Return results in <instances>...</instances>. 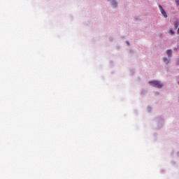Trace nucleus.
Returning <instances> with one entry per match:
<instances>
[{
	"label": "nucleus",
	"mask_w": 179,
	"mask_h": 179,
	"mask_svg": "<svg viewBox=\"0 0 179 179\" xmlns=\"http://www.w3.org/2000/svg\"><path fill=\"white\" fill-rule=\"evenodd\" d=\"M176 2H179V1L178 0V1H176Z\"/></svg>",
	"instance_id": "9"
},
{
	"label": "nucleus",
	"mask_w": 179,
	"mask_h": 179,
	"mask_svg": "<svg viewBox=\"0 0 179 179\" xmlns=\"http://www.w3.org/2000/svg\"><path fill=\"white\" fill-rule=\"evenodd\" d=\"M159 10H160L162 15H163L164 17H167V13H166V10H164L163 9V7L162 6V5H159Z\"/></svg>",
	"instance_id": "2"
},
{
	"label": "nucleus",
	"mask_w": 179,
	"mask_h": 179,
	"mask_svg": "<svg viewBox=\"0 0 179 179\" xmlns=\"http://www.w3.org/2000/svg\"><path fill=\"white\" fill-rule=\"evenodd\" d=\"M163 61L164 63L166 64V65L169 64V62H170V60H169V59H167V57H164Z\"/></svg>",
	"instance_id": "5"
},
{
	"label": "nucleus",
	"mask_w": 179,
	"mask_h": 179,
	"mask_svg": "<svg viewBox=\"0 0 179 179\" xmlns=\"http://www.w3.org/2000/svg\"><path fill=\"white\" fill-rule=\"evenodd\" d=\"M166 54H167L169 58H171V55H173L171 50H167Z\"/></svg>",
	"instance_id": "3"
},
{
	"label": "nucleus",
	"mask_w": 179,
	"mask_h": 179,
	"mask_svg": "<svg viewBox=\"0 0 179 179\" xmlns=\"http://www.w3.org/2000/svg\"><path fill=\"white\" fill-rule=\"evenodd\" d=\"M149 84L154 86V87H158V89H162V87H163V84L157 80L149 81Z\"/></svg>",
	"instance_id": "1"
},
{
	"label": "nucleus",
	"mask_w": 179,
	"mask_h": 179,
	"mask_svg": "<svg viewBox=\"0 0 179 179\" xmlns=\"http://www.w3.org/2000/svg\"><path fill=\"white\" fill-rule=\"evenodd\" d=\"M177 34H179V27L178 29Z\"/></svg>",
	"instance_id": "7"
},
{
	"label": "nucleus",
	"mask_w": 179,
	"mask_h": 179,
	"mask_svg": "<svg viewBox=\"0 0 179 179\" xmlns=\"http://www.w3.org/2000/svg\"><path fill=\"white\" fill-rule=\"evenodd\" d=\"M179 22L178 20H176L175 22H173L174 28L178 29V28Z\"/></svg>",
	"instance_id": "4"
},
{
	"label": "nucleus",
	"mask_w": 179,
	"mask_h": 179,
	"mask_svg": "<svg viewBox=\"0 0 179 179\" xmlns=\"http://www.w3.org/2000/svg\"><path fill=\"white\" fill-rule=\"evenodd\" d=\"M127 44L128 45H129V42H127Z\"/></svg>",
	"instance_id": "8"
},
{
	"label": "nucleus",
	"mask_w": 179,
	"mask_h": 179,
	"mask_svg": "<svg viewBox=\"0 0 179 179\" xmlns=\"http://www.w3.org/2000/svg\"><path fill=\"white\" fill-rule=\"evenodd\" d=\"M169 33L173 35L174 34V31H173V29H170Z\"/></svg>",
	"instance_id": "6"
}]
</instances>
